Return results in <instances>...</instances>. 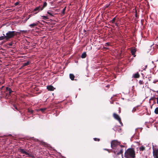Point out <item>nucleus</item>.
<instances>
[{
  "mask_svg": "<svg viewBox=\"0 0 158 158\" xmlns=\"http://www.w3.org/2000/svg\"><path fill=\"white\" fill-rule=\"evenodd\" d=\"M124 156L125 158H135V154L134 148L127 149L125 152Z\"/></svg>",
  "mask_w": 158,
  "mask_h": 158,
  "instance_id": "obj_1",
  "label": "nucleus"
},
{
  "mask_svg": "<svg viewBox=\"0 0 158 158\" xmlns=\"http://www.w3.org/2000/svg\"><path fill=\"white\" fill-rule=\"evenodd\" d=\"M19 32L13 31H8L6 34V39L8 40L9 39L13 38L15 36L17 35Z\"/></svg>",
  "mask_w": 158,
  "mask_h": 158,
  "instance_id": "obj_2",
  "label": "nucleus"
},
{
  "mask_svg": "<svg viewBox=\"0 0 158 158\" xmlns=\"http://www.w3.org/2000/svg\"><path fill=\"white\" fill-rule=\"evenodd\" d=\"M118 145L121 147V148L120 149V150L119 152H117L116 151H114V153L116 155V156H115V158H117V156H118L119 154H122V158H123V148L125 147V146L123 145Z\"/></svg>",
  "mask_w": 158,
  "mask_h": 158,
  "instance_id": "obj_3",
  "label": "nucleus"
},
{
  "mask_svg": "<svg viewBox=\"0 0 158 158\" xmlns=\"http://www.w3.org/2000/svg\"><path fill=\"white\" fill-rule=\"evenodd\" d=\"M120 143L116 140H112L111 143V147L113 149H115Z\"/></svg>",
  "mask_w": 158,
  "mask_h": 158,
  "instance_id": "obj_4",
  "label": "nucleus"
},
{
  "mask_svg": "<svg viewBox=\"0 0 158 158\" xmlns=\"http://www.w3.org/2000/svg\"><path fill=\"white\" fill-rule=\"evenodd\" d=\"M113 116L115 119L119 122L122 126L123 125V123L121 122V119L118 115L115 113H114L113 114Z\"/></svg>",
  "mask_w": 158,
  "mask_h": 158,
  "instance_id": "obj_5",
  "label": "nucleus"
},
{
  "mask_svg": "<svg viewBox=\"0 0 158 158\" xmlns=\"http://www.w3.org/2000/svg\"><path fill=\"white\" fill-rule=\"evenodd\" d=\"M19 152L22 154H25V155L28 156H31V154L25 151L23 149L19 148Z\"/></svg>",
  "mask_w": 158,
  "mask_h": 158,
  "instance_id": "obj_6",
  "label": "nucleus"
},
{
  "mask_svg": "<svg viewBox=\"0 0 158 158\" xmlns=\"http://www.w3.org/2000/svg\"><path fill=\"white\" fill-rule=\"evenodd\" d=\"M153 155H158V147H156L153 148Z\"/></svg>",
  "mask_w": 158,
  "mask_h": 158,
  "instance_id": "obj_7",
  "label": "nucleus"
},
{
  "mask_svg": "<svg viewBox=\"0 0 158 158\" xmlns=\"http://www.w3.org/2000/svg\"><path fill=\"white\" fill-rule=\"evenodd\" d=\"M40 10H42L41 6H40L34 9V11L35 12V14H37Z\"/></svg>",
  "mask_w": 158,
  "mask_h": 158,
  "instance_id": "obj_8",
  "label": "nucleus"
},
{
  "mask_svg": "<svg viewBox=\"0 0 158 158\" xmlns=\"http://www.w3.org/2000/svg\"><path fill=\"white\" fill-rule=\"evenodd\" d=\"M47 88L49 91H53L55 89V88L51 85L48 86Z\"/></svg>",
  "mask_w": 158,
  "mask_h": 158,
  "instance_id": "obj_9",
  "label": "nucleus"
},
{
  "mask_svg": "<svg viewBox=\"0 0 158 158\" xmlns=\"http://www.w3.org/2000/svg\"><path fill=\"white\" fill-rule=\"evenodd\" d=\"M39 23L40 22L39 21H38L37 22L35 23L30 24L29 26L31 28L34 27H35L37 26L38 24V23Z\"/></svg>",
  "mask_w": 158,
  "mask_h": 158,
  "instance_id": "obj_10",
  "label": "nucleus"
},
{
  "mask_svg": "<svg viewBox=\"0 0 158 158\" xmlns=\"http://www.w3.org/2000/svg\"><path fill=\"white\" fill-rule=\"evenodd\" d=\"M5 82L4 78L2 77H0V85L3 84Z\"/></svg>",
  "mask_w": 158,
  "mask_h": 158,
  "instance_id": "obj_11",
  "label": "nucleus"
},
{
  "mask_svg": "<svg viewBox=\"0 0 158 158\" xmlns=\"http://www.w3.org/2000/svg\"><path fill=\"white\" fill-rule=\"evenodd\" d=\"M136 49L135 48H133L131 50V53L132 55H135L136 52Z\"/></svg>",
  "mask_w": 158,
  "mask_h": 158,
  "instance_id": "obj_12",
  "label": "nucleus"
},
{
  "mask_svg": "<svg viewBox=\"0 0 158 158\" xmlns=\"http://www.w3.org/2000/svg\"><path fill=\"white\" fill-rule=\"evenodd\" d=\"M139 75L138 72L136 73H135L133 76V77L135 78H139Z\"/></svg>",
  "mask_w": 158,
  "mask_h": 158,
  "instance_id": "obj_13",
  "label": "nucleus"
},
{
  "mask_svg": "<svg viewBox=\"0 0 158 158\" xmlns=\"http://www.w3.org/2000/svg\"><path fill=\"white\" fill-rule=\"evenodd\" d=\"M69 77L73 81L74 80V78H75L74 75L73 74H69Z\"/></svg>",
  "mask_w": 158,
  "mask_h": 158,
  "instance_id": "obj_14",
  "label": "nucleus"
},
{
  "mask_svg": "<svg viewBox=\"0 0 158 158\" xmlns=\"http://www.w3.org/2000/svg\"><path fill=\"white\" fill-rule=\"evenodd\" d=\"M30 63V62L28 61L27 62L24 63L23 64V67L27 66Z\"/></svg>",
  "mask_w": 158,
  "mask_h": 158,
  "instance_id": "obj_15",
  "label": "nucleus"
},
{
  "mask_svg": "<svg viewBox=\"0 0 158 158\" xmlns=\"http://www.w3.org/2000/svg\"><path fill=\"white\" fill-rule=\"evenodd\" d=\"M47 4L46 2H44V4L42 7L41 6V10H42L45 7L47 6Z\"/></svg>",
  "mask_w": 158,
  "mask_h": 158,
  "instance_id": "obj_16",
  "label": "nucleus"
},
{
  "mask_svg": "<svg viewBox=\"0 0 158 158\" xmlns=\"http://www.w3.org/2000/svg\"><path fill=\"white\" fill-rule=\"evenodd\" d=\"M86 54L85 52H84L82 54L81 56V57L82 58H85L86 57Z\"/></svg>",
  "mask_w": 158,
  "mask_h": 158,
  "instance_id": "obj_17",
  "label": "nucleus"
},
{
  "mask_svg": "<svg viewBox=\"0 0 158 158\" xmlns=\"http://www.w3.org/2000/svg\"><path fill=\"white\" fill-rule=\"evenodd\" d=\"M6 91H9V93L10 94L13 92V91L11 90L8 87H6Z\"/></svg>",
  "mask_w": 158,
  "mask_h": 158,
  "instance_id": "obj_18",
  "label": "nucleus"
},
{
  "mask_svg": "<svg viewBox=\"0 0 158 158\" xmlns=\"http://www.w3.org/2000/svg\"><path fill=\"white\" fill-rule=\"evenodd\" d=\"M145 149V148L143 146H141L139 148V150L140 151H143Z\"/></svg>",
  "mask_w": 158,
  "mask_h": 158,
  "instance_id": "obj_19",
  "label": "nucleus"
},
{
  "mask_svg": "<svg viewBox=\"0 0 158 158\" xmlns=\"http://www.w3.org/2000/svg\"><path fill=\"white\" fill-rule=\"evenodd\" d=\"M116 20V17H114L112 20H110V23H114Z\"/></svg>",
  "mask_w": 158,
  "mask_h": 158,
  "instance_id": "obj_20",
  "label": "nucleus"
},
{
  "mask_svg": "<svg viewBox=\"0 0 158 158\" xmlns=\"http://www.w3.org/2000/svg\"><path fill=\"white\" fill-rule=\"evenodd\" d=\"M3 36H1L0 37V40H2L4 39H6L5 35L4 34H3Z\"/></svg>",
  "mask_w": 158,
  "mask_h": 158,
  "instance_id": "obj_21",
  "label": "nucleus"
},
{
  "mask_svg": "<svg viewBox=\"0 0 158 158\" xmlns=\"http://www.w3.org/2000/svg\"><path fill=\"white\" fill-rule=\"evenodd\" d=\"M155 113L156 114H158V107L155 108L154 111Z\"/></svg>",
  "mask_w": 158,
  "mask_h": 158,
  "instance_id": "obj_22",
  "label": "nucleus"
},
{
  "mask_svg": "<svg viewBox=\"0 0 158 158\" xmlns=\"http://www.w3.org/2000/svg\"><path fill=\"white\" fill-rule=\"evenodd\" d=\"M46 109V108H40V110L42 112H44Z\"/></svg>",
  "mask_w": 158,
  "mask_h": 158,
  "instance_id": "obj_23",
  "label": "nucleus"
},
{
  "mask_svg": "<svg viewBox=\"0 0 158 158\" xmlns=\"http://www.w3.org/2000/svg\"><path fill=\"white\" fill-rule=\"evenodd\" d=\"M28 111L31 114L33 112V110L29 108L28 109Z\"/></svg>",
  "mask_w": 158,
  "mask_h": 158,
  "instance_id": "obj_24",
  "label": "nucleus"
},
{
  "mask_svg": "<svg viewBox=\"0 0 158 158\" xmlns=\"http://www.w3.org/2000/svg\"><path fill=\"white\" fill-rule=\"evenodd\" d=\"M66 6H65V7H64V8L63 10L61 12L62 14H64L65 12L66 9Z\"/></svg>",
  "mask_w": 158,
  "mask_h": 158,
  "instance_id": "obj_25",
  "label": "nucleus"
},
{
  "mask_svg": "<svg viewBox=\"0 0 158 158\" xmlns=\"http://www.w3.org/2000/svg\"><path fill=\"white\" fill-rule=\"evenodd\" d=\"M47 13L49 15H50L51 16H53V15L52 14V13L51 12V11H50V10L48 11Z\"/></svg>",
  "mask_w": 158,
  "mask_h": 158,
  "instance_id": "obj_26",
  "label": "nucleus"
},
{
  "mask_svg": "<svg viewBox=\"0 0 158 158\" xmlns=\"http://www.w3.org/2000/svg\"><path fill=\"white\" fill-rule=\"evenodd\" d=\"M42 17H43V19H44V20H45L46 19H48L47 16H42Z\"/></svg>",
  "mask_w": 158,
  "mask_h": 158,
  "instance_id": "obj_27",
  "label": "nucleus"
},
{
  "mask_svg": "<svg viewBox=\"0 0 158 158\" xmlns=\"http://www.w3.org/2000/svg\"><path fill=\"white\" fill-rule=\"evenodd\" d=\"M94 139L95 141H100V139L99 138H94Z\"/></svg>",
  "mask_w": 158,
  "mask_h": 158,
  "instance_id": "obj_28",
  "label": "nucleus"
},
{
  "mask_svg": "<svg viewBox=\"0 0 158 158\" xmlns=\"http://www.w3.org/2000/svg\"><path fill=\"white\" fill-rule=\"evenodd\" d=\"M139 83L140 85H141L143 83V82L142 80H139Z\"/></svg>",
  "mask_w": 158,
  "mask_h": 158,
  "instance_id": "obj_29",
  "label": "nucleus"
},
{
  "mask_svg": "<svg viewBox=\"0 0 158 158\" xmlns=\"http://www.w3.org/2000/svg\"><path fill=\"white\" fill-rule=\"evenodd\" d=\"M13 106L15 109H16L17 110H18L17 106L15 105H14Z\"/></svg>",
  "mask_w": 158,
  "mask_h": 158,
  "instance_id": "obj_30",
  "label": "nucleus"
},
{
  "mask_svg": "<svg viewBox=\"0 0 158 158\" xmlns=\"http://www.w3.org/2000/svg\"><path fill=\"white\" fill-rule=\"evenodd\" d=\"M110 5V4H107L105 6V7L106 8H108L109 6Z\"/></svg>",
  "mask_w": 158,
  "mask_h": 158,
  "instance_id": "obj_31",
  "label": "nucleus"
},
{
  "mask_svg": "<svg viewBox=\"0 0 158 158\" xmlns=\"http://www.w3.org/2000/svg\"><path fill=\"white\" fill-rule=\"evenodd\" d=\"M136 108H134L133 109V110H132V112H135L136 111Z\"/></svg>",
  "mask_w": 158,
  "mask_h": 158,
  "instance_id": "obj_32",
  "label": "nucleus"
},
{
  "mask_svg": "<svg viewBox=\"0 0 158 158\" xmlns=\"http://www.w3.org/2000/svg\"><path fill=\"white\" fill-rule=\"evenodd\" d=\"M153 156L155 158H158V155Z\"/></svg>",
  "mask_w": 158,
  "mask_h": 158,
  "instance_id": "obj_33",
  "label": "nucleus"
},
{
  "mask_svg": "<svg viewBox=\"0 0 158 158\" xmlns=\"http://www.w3.org/2000/svg\"><path fill=\"white\" fill-rule=\"evenodd\" d=\"M19 4V2H16L15 3V6H17Z\"/></svg>",
  "mask_w": 158,
  "mask_h": 158,
  "instance_id": "obj_34",
  "label": "nucleus"
},
{
  "mask_svg": "<svg viewBox=\"0 0 158 158\" xmlns=\"http://www.w3.org/2000/svg\"><path fill=\"white\" fill-rule=\"evenodd\" d=\"M115 25L117 27H118V23H115Z\"/></svg>",
  "mask_w": 158,
  "mask_h": 158,
  "instance_id": "obj_35",
  "label": "nucleus"
},
{
  "mask_svg": "<svg viewBox=\"0 0 158 158\" xmlns=\"http://www.w3.org/2000/svg\"><path fill=\"white\" fill-rule=\"evenodd\" d=\"M106 45L109 46V44L108 43H106Z\"/></svg>",
  "mask_w": 158,
  "mask_h": 158,
  "instance_id": "obj_36",
  "label": "nucleus"
},
{
  "mask_svg": "<svg viewBox=\"0 0 158 158\" xmlns=\"http://www.w3.org/2000/svg\"><path fill=\"white\" fill-rule=\"evenodd\" d=\"M24 67H23V65L19 69H21L23 68Z\"/></svg>",
  "mask_w": 158,
  "mask_h": 158,
  "instance_id": "obj_37",
  "label": "nucleus"
},
{
  "mask_svg": "<svg viewBox=\"0 0 158 158\" xmlns=\"http://www.w3.org/2000/svg\"><path fill=\"white\" fill-rule=\"evenodd\" d=\"M4 87V86H2L1 87V89H3V88Z\"/></svg>",
  "mask_w": 158,
  "mask_h": 158,
  "instance_id": "obj_38",
  "label": "nucleus"
},
{
  "mask_svg": "<svg viewBox=\"0 0 158 158\" xmlns=\"http://www.w3.org/2000/svg\"><path fill=\"white\" fill-rule=\"evenodd\" d=\"M29 18H28L27 19H27H28L30 18V15H29Z\"/></svg>",
  "mask_w": 158,
  "mask_h": 158,
  "instance_id": "obj_39",
  "label": "nucleus"
},
{
  "mask_svg": "<svg viewBox=\"0 0 158 158\" xmlns=\"http://www.w3.org/2000/svg\"><path fill=\"white\" fill-rule=\"evenodd\" d=\"M9 45L11 46L12 45V44H9Z\"/></svg>",
  "mask_w": 158,
  "mask_h": 158,
  "instance_id": "obj_40",
  "label": "nucleus"
},
{
  "mask_svg": "<svg viewBox=\"0 0 158 158\" xmlns=\"http://www.w3.org/2000/svg\"><path fill=\"white\" fill-rule=\"evenodd\" d=\"M133 56H134V57H135V56H136V55H135H135H133Z\"/></svg>",
  "mask_w": 158,
  "mask_h": 158,
  "instance_id": "obj_41",
  "label": "nucleus"
},
{
  "mask_svg": "<svg viewBox=\"0 0 158 158\" xmlns=\"http://www.w3.org/2000/svg\"><path fill=\"white\" fill-rule=\"evenodd\" d=\"M151 99L152 100H153V98H152Z\"/></svg>",
  "mask_w": 158,
  "mask_h": 158,
  "instance_id": "obj_42",
  "label": "nucleus"
},
{
  "mask_svg": "<svg viewBox=\"0 0 158 158\" xmlns=\"http://www.w3.org/2000/svg\"><path fill=\"white\" fill-rule=\"evenodd\" d=\"M147 65H146V66H145V68H147Z\"/></svg>",
  "mask_w": 158,
  "mask_h": 158,
  "instance_id": "obj_43",
  "label": "nucleus"
},
{
  "mask_svg": "<svg viewBox=\"0 0 158 158\" xmlns=\"http://www.w3.org/2000/svg\"><path fill=\"white\" fill-rule=\"evenodd\" d=\"M105 150H108V149H105Z\"/></svg>",
  "mask_w": 158,
  "mask_h": 158,
  "instance_id": "obj_44",
  "label": "nucleus"
},
{
  "mask_svg": "<svg viewBox=\"0 0 158 158\" xmlns=\"http://www.w3.org/2000/svg\"><path fill=\"white\" fill-rule=\"evenodd\" d=\"M113 27H114V26H112Z\"/></svg>",
  "mask_w": 158,
  "mask_h": 158,
  "instance_id": "obj_45",
  "label": "nucleus"
},
{
  "mask_svg": "<svg viewBox=\"0 0 158 158\" xmlns=\"http://www.w3.org/2000/svg\"><path fill=\"white\" fill-rule=\"evenodd\" d=\"M120 111H120H120H119V112H120Z\"/></svg>",
  "mask_w": 158,
  "mask_h": 158,
  "instance_id": "obj_46",
  "label": "nucleus"
}]
</instances>
